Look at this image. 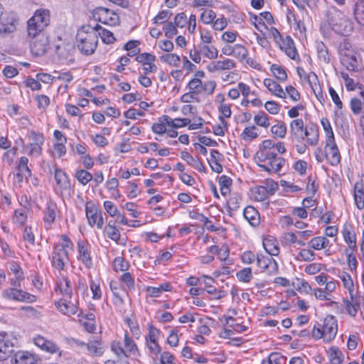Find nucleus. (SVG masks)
I'll return each instance as SVG.
<instances>
[{"mask_svg":"<svg viewBox=\"0 0 364 364\" xmlns=\"http://www.w3.org/2000/svg\"><path fill=\"white\" fill-rule=\"evenodd\" d=\"M203 82L200 78L193 77L187 84L186 87L188 90L200 95L202 93Z\"/></svg>","mask_w":364,"mask_h":364,"instance_id":"4d7b16f0","label":"nucleus"},{"mask_svg":"<svg viewBox=\"0 0 364 364\" xmlns=\"http://www.w3.org/2000/svg\"><path fill=\"white\" fill-rule=\"evenodd\" d=\"M160 60L169 65L178 67L181 64V58L176 53H168L160 57Z\"/></svg>","mask_w":364,"mask_h":364,"instance_id":"052dcab7","label":"nucleus"},{"mask_svg":"<svg viewBox=\"0 0 364 364\" xmlns=\"http://www.w3.org/2000/svg\"><path fill=\"white\" fill-rule=\"evenodd\" d=\"M303 139H306V142L310 146H316L318 144L319 138L318 128L316 125H310L306 127L303 132Z\"/></svg>","mask_w":364,"mask_h":364,"instance_id":"cd10ccee","label":"nucleus"},{"mask_svg":"<svg viewBox=\"0 0 364 364\" xmlns=\"http://www.w3.org/2000/svg\"><path fill=\"white\" fill-rule=\"evenodd\" d=\"M215 102L218 103V109L223 119L230 118L232 115L231 104L227 103L225 96L220 93L216 95Z\"/></svg>","mask_w":364,"mask_h":364,"instance_id":"bb28decb","label":"nucleus"},{"mask_svg":"<svg viewBox=\"0 0 364 364\" xmlns=\"http://www.w3.org/2000/svg\"><path fill=\"white\" fill-rule=\"evenodd\" d=\"M338 55L341 63L349 71H358L360 66L359 55L355 51L351 43L344 39L340 43Z\"/></svg>","mask_w":364,"mask_h":364,"instance_id":"20e7f679","label":"nucleus"},{"mask_svg":"<svg viewBox=\"0 0 364 364\" xmlns=\"http://www.w3.org/2000/svg\"><path fill=\"white\" fill-rule=\"evenodd\" d=\"M95 16H97L100 22L109 26L117 25L119 21L118 15L106 8H98L95 12Z\"/></svg>","mask_w":364,"mask_h":364,"instance_id":"6ab92c4d","label":"nucleus"},{"mask_svg":"<svg viewBox=\"0 0 364 364\" xmlns=\"http://www.w3.org/2000/svg\"><path fill=\"white\" fill-rule=\"evenodd\" d=\"M33 343L42 350L50 354L61 355V350L58 346L53 341L38 335L33 338Z\"/></svg>","mask_w":364,"mask_h":364,"instance_id":"a211bd4d","label":"nucleus"},{"mask_svg":"<svg viewBox=\"0 0 364 364\" xmlns=\"http://www.w3.org/2000/svg\"><path fill=\"white\" fill-rule=\"evenodd\" d=\"M31 143L26 144L25 149L28 156L38 158L42 155V146L45 142V138L42 133L31 130L26 134Z\"/></svg>","mask_w":364,"mask_h":364,"instance_id":"1a4fd4ad","label":"nucleus"},{"mask_svg":"<svg viewBox=\"0 0 364 364\" xmlns=\"http://www.w3.org/2000/svg\"><path fill=\"white\" fill-rule=\"evenodd\" d=\"M354 15L356 21L364 26V0H358L355 5Z\"/></svg>","mask_w":364,"mask_h":364,"instance_id":"6e6d98bb","label":"nucleus"},{"mask_svg":"<svg viewBox=\"0 0 364 364\" xmlns=\"http://www.w3.org/2000/svg\"><path fill=\"white\" fill-rule=\"evenodd\" d=\"M182 335L176 328L170 331L166 339L167 344L171 348L178 347L179 345V337Z\"/></svg>","mask_w":364,"mask_h":364,"instance_id":"e2e57ef3","label":"nucleus"},{"mask_svg":"<svg viewBox=\"0 0 364 364\" xmlns=\"http://www.w3.org/2000/svg\"><path fill=\"white\" fill-rule=\"evenodd\" d=\"M274 146L275 143L272 141L270 139H266L262 141L261 145L259 146V149L258 151L256 154V159L257 158H264L267 156H270L273 154L274 153H276L274 151Z\"/></svg>","mask_w":364,"mask_h":364,"instance_id":"c9c22d12","label":"nucleus"},{"mask_svg":"<svg viewBox=\"0 0 364 364\" xmlns=\"http://www.w3.org/2000/svg\"><path fill=\"white\" fill-rule=\"evenodd\" d=\"M263 84L274 96L280 98H286V92L283 90L282 86L274 80L265 78L263 81Z\"/></svg>","mask_w":364,"mask_h":364,"instance_id":"7c9ffc66","label":"nucleus"},{"mask_svg":"<svg viewBox=\"0 0 364 364\" xmlns=\"http://www.w3.org/2000/svg\"><path fill=\"white\" fill-rule=\"evenodd\" d=\"M199 50L202 56L209 60L216 59L218 56V50L211 44L199 43Z\"/></svg>","mask_w":364,"mask_h":364,"instance_id":"ea45409f","label":"nucleus"},{"mask_svg":"<svg viewBox=\"0 0 364 364\" xmlns=\"http://www.w3.org/2000/svg\"><path fill=\"white\" fill-rule=\"evenodd\" d=\"M85 215L90 226L96 225L98 229H102L104 219L102 210L92 200L88 201L85 205Z\"/></svg>","mask_w":364,"mask_h":364,"instance_id":"9b49d317","label":"nucleus"},{"mask_svg":"<svg viewBox=\"0 0 364 364\" xmlns=\"http://www.w3.org/2000/svg\"><path fill=\"white\" fill-rule=\"evenodd\" d=\"M12 364H35V358L28 352L18 351L11 359Z\"/></svg>","mask_w":364,"mask_h":364,"instance_id":"58836bf2","label":"nucleus"},{"mask_svg":"<svg viewBox=\"0 0 364 364\" xmlns=\"http://www.w3.org/2000/svg\"><path fill=\"white\" fill-rule=\"evenodd\" d=\"M8 269L10 274L14 276L9 279L10 285L21 287V282L25 279V276L21 265L17 262L12 260L8 262Z\"/></svg>","mask_w":364,"mask_h":364,"instance_id":"4be33fe9","label":"nucleus"},{"mask_svg":"<svg viewBox=\"0 0 364 364\" xmlns=\"http://www.w3.org/2000/svg\"><path fill=\"white\" fill-rule=\"evenodd\" d=\"M252 196L257 201H264L269 196V191L265 186L255 187L252 190Z\"/></svg>","mask_w":364,"mask_h":364,"instance_id":"8fccbe9b","label":"nucleus"},{"mask_svg":"<svg viewBox=\"0 0 364 364\" xmlns=\"http://www.w3.org/2000/svg\"><path fill=\"white\" fill-rule=\"evenodd\" d=\"M27 219V210H25L24 208H19L14 210L12 217V222L17 227H23L26 223Z\"/></svg>","mask_w":364,"mask_h":364,"instance_id":"79ce46f5","label":"nucleus"},{"mask_svg":"<svg viewBox=\"0 0 364 364\" xmlns=\"http://www.w3.org/2000/svg\"><path fill=\"white\" fill-rule=\"evenodd\" d=\"M290 132L294 136H300L304 138V123L303 119H296L291 121L289 126Z\"/></svg>","mask_w":364,"mask_h":364,"instance_id":"49530a36","label":"nucleus"},{"mask_svg":"<svg viewBox=\"0 0 364 364\" xmlns=\"http://www.w3.org/2000/svg\"><path fill=\"white\" fill-rule=\"evenodd\" d=\"M75 176L78 182L83 186L87 185L93 178V176L89 171L84 169L77 170L75 172Z\"/></svg>","mask_w":364,"mask_h":364,"instance_id":"680f3d73","label":"nucleus"},{"mask_svg":"<svg viewBox=\"0 0 364 364\" xmlns=\"http://www.w3.org/2000/svg\"><path fill=\"white\" fill-rule=\"evenodd\" d=\"M318 57L324 63L330 62V56L326 46L321 41L316 43Z\"/></svg>","mask_w":364,"mask_h":364,"instance_id":"3c124183","label":"nucleus"},{"mask_svg":"<svg viewBox=\"0 0 364 364\" xmlns=\"http://www.w3.org/2000/svg\"><path fill=\"white\" fill-rule=\"evenodd\" d=\"M341 235L347 247L345 250H358L357 237L354 226L350 223L343 224Z\"/></svg>","mask_w":364,"mask_h":364,"instance_id":"dca6fc26","label":"nucleus"},{"mask_svg":"<svg viewBox=\"0 0 364 364\" xmlns=\"http://www.w3.org/2000/svg\"><path fill=\"white\" fill-rule=\"evenodd\" d=\"M338 277L341 281L343 288L348 291V294L358 292L355 289L353 279L349 273L345 271H341L338 274Z\"/></svg>","mask_w":364,"mask_h":364,"instance_id":"f704fd0d","label":"nucleus"},{"mask_svg":"<svg viewBox=\"0 0 364 364\" xmlns=\"http://www.w3.org/2000/svg\"><path fill=\"white\" fill-rule=\"evenodd\" d=\"M287 357L282 355L280 353H272L268 358L267 361H263L262 364H287Z\"/></svg>","mask_w":364,"mask_h":364,"instance_id":"0e129e2a","label":"nucleus"},{"mask_svg":"<svg viewBox=\"0 0 364 364\" xmlns=\"http://www.w3.org/2000/svg\"><path fill=\"white\" fill-rule=\"evenodd\" d=\"M159 355V362L157 361V364H176V358L169 351H162Z\"/></svg>","mask_w":364,"mask_h":364,"instance_id":"774afa93","label":"nucleus"},{"mask_svg":"<svg viewBox=\"0 0 364 364\" xmlns=\"http://www.w3.org/2000/svg\"><path fill=\"white\" fill-rule=\"evenodd\" d=\"M85 349L87 351V354L92 357H100L105 351L104 345L100 339L89 340L86 343Z\"/></svg>","mask_w":364,"mask_h":364,"instance_id":"393cba45","label":"nucleus"},{"mask_svg":"<svg viewBox=\"0 0 364 364\" xmlns=\"http://www.w3.org/2000/svg\"><path fill=\"white\" fill-rule=\"evenodd\" d=\"M247 49L241 44L234 45L233 55L235 58L238 59L240 61H243L248 56Z\"/></svg>","mask_w":364,"mask_h":364,"instance_id":"338daca9","label":"nucleus"},{"mask_svg":"<svg viewBox=\"0 0 364 364\" xmlns=\"http://www.w3.org/2000/svg\"><path fill=\"white\" fill-rule=\"evenodd\" d=\"M54 177L58 188L62 191L70 188V181L68 175L61 168L55 167Z\"/></svg>","mask_w":364,"mask_h":364,"instance_id":"c85d7f7f","label":"nucleus"},{"mask_svg":"<svg viewBox=\"0 0 364 364\" xmlns=\"http://www.w3.org/2000/svg\"><path fill=\"white\" fill-rule=\"evenodd\" d=\"M50 22V12L47 9H38L27 22V33L31 37L46 34L45 28Z\"/></svg>","mask_w":364,"mask_h":364,"instance_id":"39448f33","label":"nucleus"},{"mask_svg":"<svg viewBox=\"0 0 364 364\" xmlns=\"http://www.w3.org/2000/svg\"><path fill=\"white\" fill-rule=\"evenodd\" d=\"M257 264L261 269L267 272L268 274H275L278 269L277 262L269 255L257 254Z\"/></svg>","mask_w":364,"mask_h":364,"instance_id":"412c9836","label":"nucleus"},{"mask_svg":"<svg viewBox=\"0 0 364 364\" xmlns=\"http://www.w3.org/2000/svg\"><path fill=\"white\" fill-rule=\"evenodd\" d=\"M148 331L145 336V343L159 341L161 331L151 324L148 325Z\"/></svg>","mask_w":364,"mask_h":364,"instance_id":"603ef678","label":"nucleus"},{"mask_svg":"<svg viewBox=\"0 0 364 364\" xmlns=\"http://www.w3.org/2000/svg\"><path fill=\"white\" fill-rule=\"evenodd\" d=\"M74 251V244L66 235H62L59 240L54 243L51 253L52 266L58 271L65 269L70 260V255Z\"/></svg>","mask_w":364,"mask_h":364,"instance_id":"f257e3e1","label":"nucleus"},{"mask_svg":"<svg viewBox=\"0 0 364 364\" xmlns=\"http://www.w3.org/2000/svg\"><path fill=\"white\" fill-rule=\"evenodd\" d=\"M263 247L269 255L277 256L279 254L280 249L278 242L273 237H269L263 240Z\"/></svg>","mask_w":364,"mask_h":364,"instance_id":"4c0bfd02","label":"nucleus"},{"mask_svg":"<svg viewBox=\"0 0 364 364\" xmlns=\"http://www.w3.org/2000/svg\"><path fill=\"white\" fill-rule=\"evenodd\" d=\"M353 198L358 209H364V184L362 181L356 182L354 185Z\"/></svg>","mask_w":364,"mask_h":364,"instance_id":"2f4dec72","label":"nucleus"},{"mask_svg":"<svg viewBox=\"0 0 364 364\" xmlns=\"http://www.w3.org/2000/svg\"><path fill=\"white\" fill-rule=\"evenodd\" d=\"M77 259L86 269H91L93 266L91 245L85 240H79L77 242Z\"/></svg>","mask_w":364,"mask_h":364,"instance_id":"ddd939ff","label":"nucleus"},{"mask_svg":"<svg viewBox=\"0 0 364 364\" xmlns=\"http://www.w3.org/2000/svg\"><path fill=\"white\" fill-rule=\"evenodd\" d=\"M20 287L11 286L4 289L1 292V296L6 300L18 302L34 303L37 301L36 295L21 289Z\"/></svg>","mask_w":364,"mask_h":364,"instance_id":"6e6552de","label":"nucleus"},{"mask_svg":"<svg viewBox=\"0 0 364 364\" xmlns=\"http://www.w3.org/2000/svg\"><path fill=\"white\" fill-rule=\"evenodd\" d=\"M236 67L235 62L230 58H223L218 60L211 61L207 66L210 73H217L224 70H229Z\"/></svg>","mask_w":364,"mask_h":364,"instance_id":"5701e85b","label":"nucleus"},{"mask_svg":"<svg viewBox=\"0 0 364 364\" xmlns=\"http://www.w3.org/2000/svg\"><path fill=\"white\" fill-rule=\"evenodd\" d=\"M95 27L97 30V38L100 37L103 43L109 44L114 41L115 38L111 31L102 28L99 25H96Z\"/></svg>","mask_w":364,"mask_h":364,"instance_id":"09e8293b","label":"nucleus"},{"mask_svg":"<svg viewBox=\"0 0 364 364\" xmlns=\"http://www.w3.org/2000/svg\"><path fill=\"white\" fill-rule=\"evenodd\" d=\"M327 160L332 166L338 165L341 161V155L338 146L335 143V139L330 141L326 140L325 146Z\"/></svg>","mask_w":364,"mask_h":364,"instance_id":"b1692460","label":"nucleus"},{"mask_svg":"<svg viewBox=\"0 0 364 364\" xmlns=\"http://www.w3.org/2000/svg\"><path fill=\"white\" fill-rule=\"evenodd\" d=\"M181 158L186 161L188 164L194 167L196 169H197L200 172H204L205 170V167L204 164L199 161L198 159H196L193 158L188 152L187 151H182L181 152Z\"/></svg>","mask_w":364,"mask_h":364,"instance_id":"a18cd8bd","label":"nucleus"},{"mask_svg":"<svg viewBox=\"0 0 364 364\" xmlns=\"http://www.w3.org/2000/svg\"><path fill=\"white\" fill-rule=\"evenodd\" d=\"M122 344L119 341H114L111 346L112 351L118 357H129L139 355V348L135 341L125 332Z\"/></svg>","mask_w":364,"mask_h":364,"instance_id":"0eeeda50","label":"nucleus"},{"mask_svg":"<svg viewBox=\"0 0 364 364\" xmlns=\"http://www.w3.org/2000/svg\"><path fill=\"white\" fill-rule=\"evenodd\" d=\"M119 279L122 288L124 291L128 292L129 291L134 290V289H135L134 279L130 272L123 273L120 276Z\"/></svg>","mask_w":364,"mask_h":364,"instance_id":"37998d69","label":"nucleus"},{"mask_svg":"<svg viewBox=\"0 0 364 364\" xmlns=\"http://www.w3.org/2000/svg\"><path fill=\"white\" fill-rule=\"evenodd\" d=\"M13 344L5 337L0 338V360L6 359L7 355L12 352Z\"/></svg>","mask_w":364,"mask_h":364,"instance_id":"de8ad7c7","label":"nucleus"},{"mask_svg":"<svg viewBox=\"0 0 364 364\" xmlns=\"http://www.w3.org/2000/svg\"><path fill=\"white\" fill-rule=\"evenodd\" d=\"M216 17L217 14L213 10L205 9L203 10L200 18L203 24L211 25Z\"/></svg>","mask_w":364,"mask_h":364,"instance_id":"13d9d810","label":"nucleus"},{"mask_svg":"<svg viewBox=\"0 0 364 364\" xmlns=\"http://www.w3.org/2000/svg\"><path fill=\"white\" fill-rule=\"evenodd\" d=\"M54 305L59 312L67 316L76 314L79 309L78 301H73L68 297H63L55 301Z\"/></svg>","mask_w":364,"mask_h":364,"instance_id":"2eb2a0df","label":"nucleus"},{"mask_svg":"<svg viewBox=\"0 0 364 364\" xmlns=\"http://www.w3.org/2000/svg\"><path fill=\"white\" fill-rule=\"evenodd\" d=\"M338 332V321L332 315H328L323 319L322 323H316L312 329V337L315 340L322 338L324 342L332 341Z\"/></svg>","mask_w":364,"mask_h":364,"instance_id":"7ed1b4c3","label":"nucleus"},{"mask_svg":"<svg viewBox=\"0 0 364 364\" xmlns=\"http://www.w3.org/2000/svg\"><path fill=\"white\" fill-rule=\"evenodd\" d=\"M129 267V263L122 257H117L113 261V269L115 272H126Z\"/></svg>","mask_w":364,"mask_h":364,"instance_id":"69168bd1","label":"nucleus"},{"mask_svg":"<svg viewBox=\"0 0 364 364\" xmlns=\"http://www.w3.org/2000/svg\"><path fill=\"white\" fill-rule=\"evenodd\" d=\"M308 247L316 251H321L330 247V241L324 236H316L311 238Z\"/></svg>","mask_w":364,"mask_h":364,"instance_id":"473e14b6","label":"nucleus"},{"mask_svg":"<svg viewBox=\"0 0 364 364\" xmlns=\"http://www.w3.org/2000/svg\"><path fill=\"white\" fill-rule=\"evenodd\" d=\"M357 250H344V254L346 257V262L349 270L353 273H356L358 267V260L356 259L355 252Z\"/></svg>","mask_w":364,"mask_h":364,"instance_id":"c03bdc74","label":"nucleus"},{"mask_svg":"<svg viewBox=\"0 0 364 364\" xmlns=\"http://www.w3.org/2000/svg\"><path fill=\"white\" fill-rule=\"evenodd\" d=\"M76 46L85 55L94 53L98 43L97 30L90 25L81 26L76 34Z\"/></svg>","mask_w":364,"mask_h":364,"instance_id":"f03ea898","label":"nucleus"},{"mask_svg":"<svg viewBox=\"0 0 364 364\" xmlns=\"http://www.w3.org/2000/svg\"><path fill=\"white\" fill-rule=\"evenodd\" d=\"M31 51L36 56L43 55L50 48V41L47 34L31 37Z\"/></svg>","mask_w":364,"mask_h":364,"instance_id":"4468645a","label":"nucleus"},{"mask_svg":"<svg viewBox=\"0 0 364 364\" xmlns=\"http://www.w3.org/2000/svg\"><path fill=\"white\" fill-rule=\"evenodd\" d=\"M43 223L44 228L48 231L53 228L56 218L59 214V210L56 203L52 200L46 202L45 208L43 210Z\"/></svg>","mask_w":364,"mask_h":364,"instance_id":"f8f14e48","label":"nucleus"},{"mask_svg":"<svg viewBox=\"0 0 364 364\" xmlns=\"http://www.w3.org/2000/svg\"><path fill=\"white\" fill-rule=\"evenodd\" d=\"M243 215L252 226L256 227L260 223L259 214L253 206L246 207L243 211Z\"/></svg>","mask_w":364,"mask_h":364,"instance_id":"e433bc0d","label":"nucleus"},{"mask_svg":"<svg viewBox=\"0 0 364 364\" xmlns=\"http://www.w3.org/2000/svg\"><path fill=\"white\" fill-rule=\"evenodd\" d=\"M55 291L63 295V297H73V288L71 282L68 277H63L57 284Z\"/></svg>","mask_w":364,"mask_h":364,"instance_id":"72a5a7b5","label":"nucleus"},{"mask_svg":"<svg viewBox=\"0 0 364 364\" xmlns=\"http://www.w3.org/2000/svg\"><path fill=\"white\" fill-rule=\"evenodd\" d=\"M328 23L332 29L343 36L349 35L353 29V23L341 11L333 9L328 14Z\"/></svg>","mask_w":364,"mask_h":364,"instance_id":"423d86ee","label":"nucleus"},{"mask_svg":"<svg viewBox=\"0 0 364 364\" xmlns=\"http://www.w3.org/2000/svg\"><path fill=\"white\" fill-rule=\"evenodd\" d=\"M271 117L264 111H259L254 117V122L259 127L267 128L270 126L269 119Z\"/></svg>","mask_w":364,"mask_h":364,"instance_id":"864d4df0","label":"nucleus"},{"mask_svg":"<svg viewBox=\"0 0 364 364\" xmlns=\"http://www.w3.org/2000/svg\"><path fill=\"white\" fill-rule=\"evenodd\" d=\"M361 297L358 293L349 294V298L343 299V306L346 312L352 317H355L360 308Z\"/></svg>","mask_w":364,"mask_h":364,"instance_id":"aec40b11","label":"nucleus"},{"mask_svg":"<svg viewBox=\"0 0 364 364\" xmlns=\"http://www.w3.org/2000/svg\"><path fill=\"white\" fill-rule=\"evenodd\" d=\"M148 349V355L153 359V363L157 364V358L162 352V348L159 345V341H151L145 343Z\"/></svg>","mask_w":364,"mask_h":364,"instance_id":"a19ab883","label":"nucleus"},{"mask_svg":"<svg viewBox=\"0 0 364 364\" xmlns=\"http://www.w3.org/2000/svg\"><path fill=\"white\" fill-rule=\"evenodd\" d=\"M327 357L331 364H342L345 359L343 351L337 346H332L326 350Z\"/></svg>","mask_w":364,"mask_h":364,"instance_id":"c756f323","label":"nucleus"},{"mask_svg":"<svg viewBox=\"0 0 364 364\" xmlns=\"http://www.w3.org/2000/svg\"><path fill=\"white\" fill-rule=\"evenodd\" d=\"M270 70L278 80L281 82L287 80V73L284 67L277 64H273L270 67Z\"/></svg>","mask_w":364,"mask_h":364,"instance_id":"5fc2aeb1","label":"nucleus"},{"mask_svg":"<svg viewBox=\"0 0 364 364\" xmlns=\"http://www.w3.org/2000/svg\"><path fill=\"white\" fill-rule=\"evenodd\" d=\"M173 287L169 282H164L159 287L148 286L145 288L146 296L151 298H157L161 296L164 291H171Z\"/></svg>","mask_w":364,"mask_h":364,"instance_id":"a878e982","label":"nucleus"},{"mask_svg":"<svg viewBox=\"0 0 364 364\" xmlns=\"http://www.w3.org/2000/svg\"><path fill=\"white\" fill-rule=\"evenodd\" d=\"M258 165L269 173H276L284 166V159L277 156L276 153L264 158H257Z\"/></svg>","mask_w":364,"mask_h":364,"instance_id":"9d476101","label":"nucleus"},{"mask_svg":"<svg viewBox=\"0 0 364 364\" xmlns=\"http://www.w3.org/2000/svg\"><path fill=\"white\" fill-rule=\"evenodd\" d=\"M297 257L298 260H302L304 262H312L316 258V253L310 247L303 248L300 250Z\"/></svg>","mask_w":364,"mask_h":364,"instance_id":"bf43d9fd","label":"nucleus"},{"mask_svg":"<svg viewBox=\"0 0 364 364\" xmlns=\"http://www.w3.org/2000/svg\"><path fill=\"white\" fill-rule=\"evenodd\" d=\"M16 22L13 14H3L0 18V36L6 37L16 30Z\"/></svg>","mask_w":364,"mask_h":364,"instance_id":"f3484780","label":"nucleus"}]
</instances>
